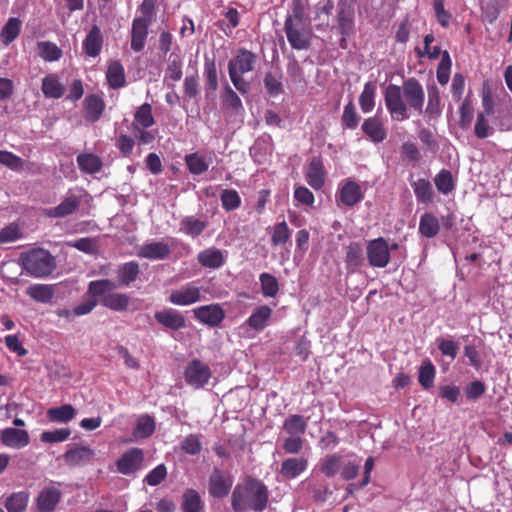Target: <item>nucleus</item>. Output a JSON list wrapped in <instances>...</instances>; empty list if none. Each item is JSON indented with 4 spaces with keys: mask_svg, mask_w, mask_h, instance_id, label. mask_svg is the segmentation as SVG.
I'll return each mask as SVG.
<instances>
[{
    "mask_svg": "<svg viewBox=\"0 0 512 512\" xmlns=\"http://www.w3.org/2000/svg\"><path fill=\"white\" fill-rule=\"evenodd\" d=\"M360 117L356 111V107L352 100H350L344 107L342 115V126L346 129H355L358 126Z\"/></svg>",
    "mask_w": 512,
    "mask_h": 512,
    "instance_id": "obj_52",
    "label": "nucleus"
},
{
    "mask_svg": "<svg viewBox=\"0 0 512 512\" xmlns=\"http://www.w3.org/2000/svg\"><path fill=\"white\" fill-rule=\"evenodd\" d=\"M181 450L188 455H197L202 449L200 437L196 434L187 435L180 444Z\"/></svg>",
    "mask_w": 512,
    "mask_h": 512,
    "instance_id": "obj_57",
    "label": "nucleus"
},
{
    "mask_svg": "<svg viewBox=\"0 0 512 512\" xmlns=\"http://www.w3.org/2000/svg\"><path fill=\"white\" fill-rule=\"evenodd\" d=\"M93 456L94 452L92 449L86 446H79L66 451L63 455V458L67 464L76 466L91 461Z\"/></svg>",
    "mask_w": 512,
    "mask_h": 512,
    "instance_id": "obj_29",
    "label": "nucleus"
},
{
    "mask_svg": "<svg viewBox=\"0 0 512 512\" xmlns=\"http://www.w3.org/2000/svg\"><path fill=\"white\" fill-rule=\"evenodd\" d=\"M451 72V58L448 51H443L442 58L440 63L438 64L436 77L437 81L441 85H445L448 83Z\"/></svg>",
    "mask_w": 512,
    "mask_h": 512,
    "instance_id": "obj_54",
    "label": "nucleus"
},
{
    "mask_svg": "<svg viewBox=\"0 0 512 512\" xmlns=\"http://www.w3.org/2000/svg\"><path fill=\"white\" fill-rule=\"evenodd\" d=\"M264 87L271 96H278L283 92V85L279 76L268 72L264 77Z\"/></svg>",
    "mask_w": 512,
    "mask_h": 512,
    "instance_id": "obj_62",
    "label": "nucleus"
},
{
    "mask_svg": "<svg viewBox=\"0 0 512 512\" xmlns=\"http://www.w3.org/2000/svg\"><path fill=\"white\" fill-rule=\"evenodd\" d=\"M206 226H207L206 222H204L200 219L191 217V216L185 217L181 221V229L187 235H190L193 237L199 236L204 231Z\"/></svg>",
    "mask_w": 512,
    "mask_h": 512,
    "instance_id": "obj_51",
    "label": "nucleus"
},
{
    "mask_svg": "<svg viewBox=\"0 0 512 512\" xmlns=\"http://www.w3.org/2000/svg\"><path fill=\"white\" fill-rule=\"evenodd\" d=\"M364 195L361 187L353 180L347 179L340 187L336 198L338 205L353 207L362 201Z\"/></svg>",
    "mask_w": 512,
    "mask_h": 512,
    "instance_id": "obj_10",
    "label": "nucleus"
},
{
    "mask_svg": "<svg viewBox=\"0 0 512 512\" xmlns=\"http://www.w3.org/2000/svg\"><path fill=\"white\" fill-rule=\"evenodd\" d=\"M437 190L442 194H449L455 188L452 173L449 170L442 169L434 178Z\"/></svg>",
    "mask_w": 512,
    "mask_h": 512,
    "instance_id": "obj_49",
    "label": "nucleus"
},
{
    "mask_svg": "<svg viewBox=\"0 0 512 512\" xmlns=\"http://www.w3.org/2000/svg\"><path fill=\"white\" fill-rule=\"evenodd\" d=\"M306 182L314 190H320L325 184L324 166L319 158H313L305 172Z\"/></svg>",
    "mask_w": 512,
    "mask_h": 512,
    "instance_id": "obj_20",
    "label": "nucleus"
},
{
    "mask_svg": "<svg viewBox=\"0 0 512 512\" xmlns=\"http://www.w3.org/2000/svg\"><path fill=\"white\" fill-rule=\"evenodd\" d=\"M376 84L367 82L359 96V105L364 113L371 112L375 107Z\"/></svg>",
    "mask_w": 512,
    "mask_h": 512,
    "instance_id": "obj_43",
    "label": "nucleus"
},
{
    "mask_svg": "<svg viewBox=\"0 0 512 512\" xmlns=\"http://www.w3.org/2000/svg\"><path fill=\"white\" fill-rule=\"evenodd\" d=\"M81 199L76 195L66 196L59 205L44 210L49 218H63L73 214L80 206Z\"/></svg>",
    "mask_w": 512,
    "mask_h": 512,
    "instance_id": "obj_18",
    "label": "nucleus"
},
{
    "mask_svg": "<svg viewBox=\"0 0 512 512\" xmlns=\"http://www.w3.org/2000/svg\"><path fill=\"white\" fill-rule=\"evenodd\" d=\"M116 282L109 279L93 280L88 285V294L93 298H99L104 307L113 311H125L130 303L129 296L124 293H117Z\"/></svg>",
    "mask_w": 512,
    "mask_h": 512,
    "instance_id": "obj_3",
    "label": "nucleus"
},
{
    "mask_svg": "<svg viewBox=\"0 0 512 512\" xmlns=\"http://www.w3.org/2000/svg\"><path fill=\"white\" fill-rule=\"evenodd\" d=\"M435 366L433 363L426 359L422 362V364L419 367L418 372V381L419 384H433L434 378H435Z\"/></svg>",
    "mask_w": 512,
    "mask_h": 512,
    "instance_id": "obj_58",
    "label": "nucleus"
},
{
    "mask_svg": "<svg viewBox=\"0 0 512 512\" xmlns=\"http://www.w3.org/2000/svg\"><path fill=\"white\" fill-rule=\"evenodd\" d=\"M194 317L210 327L218 326L225 318V311L219 304L197 307L193 310Z\"/></svg>",
    "mask_w": 512,
    "mask_h": 512,
    "instance_id": "obj_11",
    "label": "nucleus"
},
{
    "mask_svg": "<svg viewBox=\"0 0 512 512\" xmlns=\"http://www.w3.org/2000/svg\"><path fill=\"white\" fill-rule=\"evenodd\" d=\"M424 90L420 82L411 77L404 80L402 87L389 84L384 93V101L392 118L404 121L409 118L408 107L422 113L424 106Z\"/></svg>",
    "mask_w": 512,
    "mask_h": 512,
    "instance_id": "obj_1",
    "label": "nucleus"
},
{
    "mask_svg": "<svg viewBox=\"0 0 512 512\" xmlns=\"http://www.w3.org/2000/svg\"><path fill=\"white\" fill-rule=\"evenodd\" d=\"M76 415L75 408L70 404H64L59 407L50 408L47 411V418L51 422L67 423L71 421Z\"/></svg>",
    "mask_w": 512,
    "mask_h": 512,
    "instance_id": "obj_40",
    "label": "nucleus"
},
{
    "mask_svg": "<svg viewBox=\"0 0 512 512\" xmlns=\"http://www.w3.org/2000/svg\"><path fill=\"white\" fill-rule=\"evenodd\" d=\"M144 462V451L141 448L133 447L126 450L116 461L119 473L131 475L142 469Z\"/></svg>",
    "mask_w": 512,
    "mask_h": 512,
    "instance_id": "obj_7",
    "label": "nucleus"
},
{
    "mask_svg": "<svg viewBox=\"0 0 512 512\" xmlns=\"http://www.w3.org/2000/svg\"><path fill=\"white\" fill-rule=\"evenodd\" d=\"M337 29L341 35L353 36L355 34V9L352 4L342 2L338 5Z\"/></svg>",
    "mask_w": 512,
    "mask_h": 512,
    "instance_id": "obj_9",
    "label": "nucleus"
},
{
    "mask_svg": "<svg viewBox=\"0 0 512 512\" xmlns=\"http://www.w3.org/2000/svg\"><path fill=\"white\" fill-rule=\"evenodd\" d=\"M28 499V494L20 491L7 497L4 505L8 512H23L27 507Z\"/></svg>",
    "mask_w": 512,
    "mask_h": 512,
    "instance_id": "obj_46",
    "label": "nucleus"
},
{
    "mask_svg": "<svg viewBox=\"0 0 512 512\" xmlns=\"http://www.w3.org/2000/svg\"><path fill=\"white\" fill-rule=\"evenodd\" d=\"M268 499L269 492L264 483L249 476L235 486L231 495V505L235 512H262L267 507Z\"/></svg>",
    "mask_w": 512,
    "mask_h": 512,
    "instance_id": "obj_2",
    "label": "nucleus"
},
{
    "mask_svg": "<svg viewBox=\"0 0 512 512\" xmlns=\"http://www.w3.org/2000/svg\"><path fill=\"white\" fill-rule=\"evenodd\" d=\"M204 77L210 90L216 91L218 88V73L214 59H205Z\"/></svg>",
    "mask_w": 512,
    "mask_h": 512,
    "instance_id": "obj_55",
    "label": "nucleus"
},
{
    "mask_svg": "<svg viewBox=\"0 0 512 512\" xmlns=\"http://www.w3.org/2000/svg\"><path fill=\"white\" fill-rule=\"evenodd\" d=\"M291 236V231L285 221L276 223L271 235V243L274 246L284 245Z\"/></svg>",
    "mask_w": 512,
    "mask_h": 512,
    "instance_id": "obj_53",
    "label": "nucleus"
},
{
    "mask_svg": "<svg viewBox=\"0 0 512 512\" xmlns=\"http://www.w3.org/2000/svg\"><path fill=\"white\" fill-rule=\"evenodd\" d=\"M340 462L341 457L336 454L325 457L321 464V472L327 477L334 476L339 471Z\"/></svg>",
    "mask_w": 512,
    "mask_h": 512,
    "instance_id": "obj_63",
    "label": "nucleus"
},
{
    "mask_svg": "<svg viewBox=\"0 0 512 512\" xmlns=\"http://www.w3.org/2000/svg\"><path fill=\"white\" fill-rule=\"evenodd\" d=\"M272 315V309L267 305L257 307L246 320V324L254 330H263Z\"/></svg>",
    "mask_w": 512,
    "mask_h": 512,
    "instance_id": "obj_35",
    "label": "nucleus"
},
{
    "mask_svg": "<svg viewBox=\"0 0 512 512\" xmlns=\"http://www.w3.org/2000/svg\"><path fill=\"white\" fill-rule=\"evenodd\" d=\"M308 467V461L304 457H291L283 460L280 473L287 479H294L303 473Z\"/></svg>",
    "mask_w": 512,
    "mask_h": 512,
    "instance_id": "obj_27",
    "label": "nucleus"
},
{
    "mask_svg": "<svg viewBox=\"0 0 512 512\" xmlns=\"http://www.w3.org/2000/svg\"><path fill=\"white\" fill-rule=\"evenodd\" d=\"M171 254V248L162 241L145 243L138 249L137 256L149 260H164Z\"/></svg>",
    "mask_w": 512,
    "mask_h": 512,
    "instance_id": "obj_17",
    "label": "nucleus"
},
{
    "mask_svg": "<svg viewBox=\"0 0 512 512\" xmlns=\"http://www.w3.org/2000/svg\"><path fill=\"white\" fill-rule=\"evenodd\" d=\"M222 208L225 211H233L241 206V197L234 189H224L220 194Z\"/></svg>",
    "mask_w": 512,
    "mask_h": 512,
    "instance_id": "obj_50",
    "label": "nucleus"
},
{
    "mask_svg": "<svg viewBox=\"0 0 512 512\" xmlns=\"http://www.w3.org/2000/svg\"><path fill=\"white\" fill-rule=\"evenodd\" d=\"M440 93L436 86H432L428 89V103L426 107V113L430 115H438L441 112L440 109Z\"/></svg>",
    "mask_w": 512,
    "mask_h": 512,
    "instance_id": "obj_64",
    "label": "nucleus"
},
{
    "mask_svg": "<svg viewBox=\"0 0 512 512\" xmlns=\"http://www.w3.org/2000/svg\"><path fill=\"white\" fill-rule=\"evenodd\" d=\"M284 31L293 49L306 50L310 47L311 30L306 23L292 22L290 18H286Z\"/></svg>",
    "mask_w": 512,
    "mask_h": 512,
    "instance_id": "obj_5",
    "label": "nucleus"
},
{
    "mask_svg": "<svg viewBox=\"0 0 512 512\" xmlns=\"http://www.w3.org/2000/svg\"><path fill=\"white\" fill-rule=\"evenodd\" d=\"M38 55L46 62L58 61L62 55V50L51 41H39L37 43Z\"/></svg>",
    "mask_w": 512,
    "mask_h": 512,
    "instance_id": "obj_41",
    "label": "nucleus"
},
{
    "mask_svg": "<svg viewBox=\"0 0 512 512\" xmlns=\"http://www.w3.org/2000/svg\"><path fill=\"white\" fill-rule=\"evenodd\" d=\"M71 430L69 428H60L53 431H44L40 439L45 443L63 442L69 438Z\"/></svg>",
    "mask_w": 512,
    "mask_h": 512,
    "instance_id": "obj_61",
    "label": "nucleus"
},
{
    "mask_svg": "<svg viewBox=\"0 0 512 512\" xmlns=\"http://www.w3.org/2000/svg\"><path fill=\"white\" fill-rule=\"evenodd\" d=\"M79 169L87 174H94L102 169L103 163L99 156L92 153H83L77 156Z\"/></svg>",
    "mask_w": 512,
    "mask_h": 512,
    "instance_id": "obj_39",
    "label": "nucleus"
},
{
    "mask_svg": "<svg viewBox=\"0 0 512 512\" xmlns=\"http://www.w3.org/2000/svg\"><path fill=\"white\" fill-rule=\"evenodd\" d=\"M181 510L182 512H204V503L198 491L189 488L183 492Z\"/></svg>",
    "mask_w": 512,
    "mask_h": 512,
    "instance_id": "obj_32",
    "label": "nucleus"
},
{
    "mask_svg": "<svg viewBox=\"0 0 512 512\" xmlns=\"http://www.w3.org/2000/svg\"><path fill=\"white\" fill-rule=\"evenodd\" d=\"M155 123L152 106L149 103L141 105L134 114V120L132 122V131L137 132L139 127L150 128Z\"/></svg>",
    "mask_w": 512,
    "mask_h": 512,
    "instance_id": "obj_33",
    "label": "nucleus"
},
{
    "mask_svg": "<svg viewBox=\"0 0 512 512\" xmlns=\"http://www.w3.org/2000/svg\"><path fill=\"white\" fill-rule=\"evenodd\" d=\"M412 188L418 202L428 204L433 199V189L431 183L426 179H418L412 183Z\"/></svg>",
    "mask_w": 512,
    "mask_h": 512,
    "instance_id": "obj_45",
    "label": "nucleus"
},
{
    "mask_svg": "<svg viewBox=\"0 0 512 512\" xmlns=\"http://www.w3.org/2000/svg\"><path fill=\"white\" fill-rule=\"evenodd\" d=\"M185 164L189 172L193 175H201L209 168V163L205 157L198 152H194L185 156Z\"/></svg>",
    "mask_w": 512,
    "mask_h": 512,
    "instance_id": "obj_44",
    "label": "nucleus"
},
{
    "mask_svg": "<svg viewBox=\"0 0 512 512\" xmlns=\"http://www.w3.org/2000/svg\"><path fill=\"white\" fill-rule=\"evenodd\" d=\"M20 30L21 21L18 18H9L0 33L2 42L6 45L10 44L18 37Z\"/></svg>",
    "mask_w": 512,
    "mask_h": 512,
    "instance_id": "obj_47",
    "label": "nucleus"
},
{
    "mask_svg": "<svg viewBox=\"0 0 512 512\" xmlns=\"http://www.w3.org/2000/svg\"><path fill=\"white\" fill-rule=\"evenodd\" d=\"M41 90L46 98L59 99L64 95L65 87L57 74L50 73L42 79Z\"/></svg>",
    "mask_w": 512,
    "mask_h": 512,
    "instance_id": "obj_28",
    "label": "nucleus"
},
{
    "mask_svg": "<svg viewBox=\"0 0 512 512\" xmlns=\"http://www.w3.org/2000/svg\"><path fill=\"white\" fill-rule=\"evenodd\" d=\"M419 233L425 238L435 237L440 230V223L438 218L429 212L421 215L419 221Z\"/></svg>",
    "mask_w": 512,
    "mask_h": 512,
    "instance_id": "obj_38",
    "label": "nucleus"
},
{
    "mask_svg": "<svg viewBox=\"0 0 512 512\" xmlns=\"http://www.w3.org/2000/svg\"><path fill=\"white\" fill-rule=\"evenodd\" d=\"M283 431L288 435L302 436L307 429V422L301 415H290L284 421Z\"/></svg>",
    "mask_w": 512,
    "mask_h": 512,
    "instance_id": "obj_42",
    "label": "nucleus"
},
{
    "mask_svg": "<svg viewBox=\"0 0 512 512\" xmlns=\"http://www.w3.org/2000/svg\"><path fill=\"white\" fill-rule=\"evenodd\" d=\"M364 262L363 249L357 242H351L345 248V264L350 272H355Z\"/></svg>",
    "mask_w": 512,
    "mask_h": 512,
    "instance_id": "obj_34",
    "label": "nucleus"
},
{
    "mask_svg": "<svg viewBox=\"0 0 512 512\" xmlns=\"http://www.w3.org/2000/svg\"><path fill=\"white\" fill-rule=\"evenodd\" d=\"M2 443L11 448H23L29 444V435L26 430L6 428L1 432Z\"/></svg>",
    "mask_w": 512,
    "mask_h": 512,
    "instance_id": "obj_23",
    "label": "nucleus"
},
{
    "mask_svg": "<svg viewBox=\"0 0 512 512\" xmlns=\"http://www.w3.org/2000/svg\"><path fill=\"white\" fill-rule=\"evenodd\" d=\"M83 50L89 57H97L103 46V36L100 28L93 25L83 41Z\"/></svg>",
    "mask_w": 512,
    "mask_h": 512,
    "instance_id": "obj_24",
    "label": "nucleus"
},
{
    "mask_svg": "<svg viewBox=\"0 0 512 512\" xmlns=\"http://www.w3.org/2000/svg\"><path fill=\"white\" fill-rule=\"evenodd\" d=\"M222 101L225 106H227L234 112H239L240 110H243L241 99L227 83L224 86Z\"/></svg>",
    "mask_w": 512,
    "mask_h": 512,
    "instance_id": "obj_56",
    "label": "nucleus"
},
{
    "mask_svg": "<svg viewBox=\"0 0 512 512\" xmlns=\"http://www.w3.org/2000/svg\"><path fill=\"white\" fill-rule=\"evenodd\" d=\"M437 347L443 356L454 360L459 352V344L453 340L438 338Z\"/></svg>",
    "mask_w": 512,
    "mask_h": 512,
    "instance_id": "obj_60",
    "label": "nucleus"
},
{
    "mask_svg": "<svg viewBox=\"0 0 512 512\" xmlns=\"http://www.w3.org/2000/svg\"><path fill=\"white\" fill-rule=\"evenodd\" d=\"M197 260L203 267L210 269L220 268L225 262L222 251L214 247L201 251Z\"/></svg>",
    "mask_w": 512,
    "mask_h": 512,
    "instance_id": "obj_31",
    "label": "nucleus"
},
{
    "mask_svg": "<svg viewBox=\"0 0 512 512\" xmlns=\"http://www.w3.org/2000/svg\"><path fill=\"white\" fill-rule=\"evenodd\" d=\"M106 79L109 87L112 89H119L125 85V71L119 61H112L108 65Z\"/></svg>",
    "mask_w": 512,
    "mask_h": 512,
    "instance_id": "obj_36",
    "label": "nucleus"
},
{
    "mask_svg": "<svg viewBox=\"0 0 512 512\" xmlns=\"http://www.w3.org/2000/svg\"><path fill=\"white\" fill-rule=\"evenodd\" d=\"M200 300L201 288L193 283H188L179 289L173 290L168 297V301L177 306H189Z\"/></svg>",
    "mask_w": 512,
    "mask_h": 512,
    "instance_id": "obj_8",
    "label": "nucleus"
},
{
    "mask_svg": "<svg viewBox=\"0 0 512 512\" xmlns=\"http://www.w3.org/2000/svg\"><path fill=\"white\" fill-rule=\"evenodd\" d=\"M183 76V59L179 48L170 53L167 59L164 81L177 82Z\"/></svg>",
    "mask_w": 512,
    "mask_h": 512,
    "instance_id": "obj_25",
    "label": "nucleus"
},
{
    "mask_svg": "<svg viewBox=\"0 0 512 512\" xmlns=\"http://www.w3.org/2000/svg\"><path fill=\"white\" fill-rule=\"evenodd\" d=\"M117 286L129 287L139 276L140 266L136 261L121 264L117 269Z\"/></svg>",
    "mask_w": 512,
    "mask_h": 512,
    "instance_id": "obj_26",
    "label": "nucleus"
},
{
    "mask_svg": "<svg viewBox=\"0 0 512 512\" xmlns=\"http://www.w3.org/2000/svg\"><path fill=\"white\" fill-rule=\"evenodd\" d=\"M26 294L36 302L49 303L55 295V289L53 285L33 284L27 288Z\"/></svg>",
    "mask_w": 512,
    "mask_h": 512,
    "instance_id": "obj_37",
    "label": "nucleus"
},
{
    "mask_svg": "<svg viewBox=\"0 0 512 512\" xmlns=\"http://www.w3.org/2000/svg\"><path fill=\"white\" fill-rule=\"evenodd\" d=\"M261 284V292L265 297H275L279 291V283L277 278L267 272L261 273L259 276Z\"/></svg>",
    "mask_w": 512,
    "mask_h": 512,
    "instance_id": "obj_48",
    "label": "nucleus"
},
{
    "mask_svg": "<svg viewBox=\"0 0 512 512\" xmlns=\"http://www.w3.org/2000/svg\"><path fill=\"white\" fill-rule=\"evenodd\" d=\"M361 128L365 135L374 143H380L387 137L384 125L377 116L365 119Z\"/></svg>",
    "mask_w": 512,
    "mask_h": 512,
    "instance_id": "obj_22",
    "label": "nucleus"
},
{
    "mask_svg": "<svg viewBox=\"0 0 512 512\" xmlns=\"http://www.w3.org/2000/svg\"><path fill=\"white\" fill-rule=\"evenodd\" d=\"M61 491L53 486L45 487L37 497L40 512H52L61 499Z\"/></svg>",
    "mask_w": 512,
    "mask_h": 512,
    "instance_id": "obj_21",
    "label": "nucleus"
},
{
    "mask_svg": "<svg viewBox=\"0 0 512 512\" xmlns=\"http://www.w3.org/2000/svg\"><path fill=\"white\" fill-rule=\"evenodd\" d=\"M106 108L104 99L98 94H89L83 101V117L87 122L95 123L103 115Z\"/></svg>",
    "mask_w": 512,
    "mask_h": 512,
    "instance_id": "obj_15",
    "label": "nucleus"
},
{
    "mask_svg": "<svg viewBox=\"0 0 512 512\" xmlns=\"http://www.w3.org/2000/svg\"><path fill=\"white\" fill-rule=\"evenodd\" d=\"M156 429V422L153 416L149 414L140 415L137 418L132 435L135 439L149 438Z\"/></svg>",
    "mask_w": 512,
    "mask_h": 512,
    "instance_id": "obj_30",
    "label": "nucleus"
},
{
    "mask_svg": "<svg viewBox=\"0 0 512 512\" xmlns=\"http://www.w3.org/2000/svg\"><path fill=\"white\" fill-rule=\"evenodd\" d=\"M366 256L371 267L385 268L390 263V248L388 241L383 237H378L368 241Z\"/></svg>",
    "mask_w": 512,
    "mask_h": 512,
    "instance_id": "obj_6",
    "label": "nucleus"
},
{
    "mask_svg": "<svg viewBox=\"0 0 512 512\" xmlns=\"http://www.w3.org/2000/svg\"><path fill=\"white\" fill-rule=\"evenodd\" d=\"M256 55L247 49L240 48L228 62V72L245 74L251 72L256 64Z\"/></svg>",
    "mask_w": 512,
    "mask_h": 512,
    "instance_id": "obj_13",
    "label": "nucleus"
},
{
    "mask_svg": "<svg viewBox=\"0 0 512 512\" xmlns=\"http://www.w3.org/2000/svg\"><path fill=\"white\" fill-rule=\"evenodd\" d=\"M150 25L149 20L134 18L131 28V49L134 52H141L144 49Z\"/></svg>",
    "mask_w": 512,
    "mask_h": 512,
    "instance_id": "obj_19",
    "label": "nucleus"
},
{
    "mask_svg": "<svg viewBox=\"0 0 512 512\" xmlns=\"http://www.w3.org/2000/svg\"><path fill=\"white\" fill-rule=\"evenodd\" d=\"M20 260L23 268L35 278L49 276L56 268L55 258L42 248H34L21 253Z\"/></svg>",
    "mask_w": 512,
    "mask_h": 512,
    "instance_id": "obj_4",
    "label": "nucleus"
},
{
    "mask_svg": "<svg viewBox=\"0 0 512 512\" xmlns=\"http://www.w3.org/2000/svg\"><path fill=\"white\" fill-rule=\"evenodd\" d=\"M210 376L209 366L199 359H193L185 368V377L189 384H206Z\"/></svg>",
    "mask_w": 512,
    "mask_h": 512,
    "instance_id": "obj_16",
    "label": "nucleus"
},
{
    "mask_svg": "<svg viewBox=\"0 0 512 512\" xmlns=\"http://www.w3.org/2000/svg\"><path fill=\"white\" fill-rule=\"evenodd\" d=\"M307 5V0H293L291 4L292 13L287 15L286 18H290L292 22L305 23Z\"/></svg>",
    "mask_w": 512,
    "mask_h": 512,
    "instance_id": "obj_59",
    "label": "nucleus"
},
{
    "mask_svg": "<svg viewBox=\"0 0 512 512\" xmlns=\"http://www.w3.org/2000/svg\"><path fill=\"white\" fill-rule=\"evenodd\" d=\"M232 484L230 477L224 476L219 469L215 468L208 481L209 494L213 498H224L229 494Z\"/></svg>",
    "mask_w": 512,
    "mask_h": 512,
    "instance_id": "obj_14",
    "label": "nucleus"
},
{
    "mask_svg": "<svg viewBox=\"0 0 512 512\" xmlns=\"http://www.w3.org/2000/svg\"><path fill=\"white\" fill-rule=\"evenodd\" d=\"M155 321L166 329L178 331L186 327V318L178 310L166 308L156 311L154 314Z\"/></svg>",
    "mask_w": 512,
    "mask_h": 512,
    "instance_id": "obj_12",
    "label": "nucleus"
}]
</instances>
